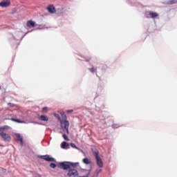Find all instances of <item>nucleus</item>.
I'll use <instances>...</instances> for the list:
<instances>
[{"instance_id":"nucleus-1","label":"nucleus","mask_w":177,"mask_h":177,"mask_svg":"<svg viewBox=\"0 0 177 177\" xmlns=\"http://www.w3.org/2000/svg\"><path fill=\"white\" fill-rule=\"evenodd\" d=\"M58 167L59 168L63 169L64 171H68L71 169L70 161L59 162L58 163Z\"/></svg>"},{"instance_id":"nucleus-2","label":"nucleus","mask_w":177,"mask_h":177,"mask_svg":"<svg viewBox=\"0 0 177 177\" xmlns=\"http://www.w3.org/2000/svg\"><path fill=\"white\" fill-rule=\"evenodd\" d=\"M93 154L97 161V167H99V168H103V160H102V158H100V156H99V152L93 151Z\"/></svg>"},{"instance_id":"nucleus-3","label":"nucleus","mask_w":177,"mask_h":177,"mask_svg":"<svg viewBox=\"0 0 177 177\" xmlns=\"http://www.w3.org/2000/svg\"><path fill=\"white\" fill-rule=\"evenodd\" d=\"M37 157L38 158H41V160H44L48 162H56V159L53 157H50V155H39Z\"/></svg>"},{"instance_id":"nucleus-4","label":"nucleus","mask_w":177,"mask_h":177,"mask_svg":"<svg viewBox=\"0 0 177 177\" xmlns=\"http://www.w3.org/2000/svg\"><path fill=\"white\" fill-rule=\"evenodd\" d=\"M68 127H70V122L68 120L61 121V128L64 132H66L67 135L70 133Z\"/></svg>"},{"instance_id":"nucleus-5","label":"nucleus","mask_w":177,"mask_h":177,"mask_svg":"<svg viewBox=\"0 0 177 177\" xmlns=\"http://www.w3.org/2000/svg\"><path fill=\"white\" fill-rule=\"evenodd\" d=\"M145 17L147 19H156L158 17V12H153V11H147L145 14Z\"/></svg>"},{"instance_id":"nucleus-6","label":"nucleus","mask_w":177,"mask_h":177,"mask_svg":"<svg viewBox=\"0 0 177 177\" xmlns=\"http://www.w3.org/2000/svg\"><path fill=\"white\" fill-rule=\"evenodd\" d=\"M0 136L3 139L4 142H10V136L9 134L3 132V131H0Z\"/></svg>"},{"instance_id":"nucleus-7","label":"nucleus","mask_w":177,"mask_h":177,"mask_svg":"<svg viewBox=\"0 0 177 177\" xmlns=\"http://www.w3.org/2000/svg\"><path fill=\"white\" fill-rule=\"evenodd\" d=\"M78 171L75 169H71L70 170H68V173L66 174V176L71 177V176H78Z\"/></svg>"},{"instance_id":"nucleus-8","label":"nucleus","mask_w":177,"mask_h":177,"mask_svg":"<svg viewBox=\"0 0 177 177\" xmlns=\"http://www.w3.org/2000/svg\"><path fill=\"white\" fill-rule=\"evenodd\" d=\"M10 6V0H3L0 2L1 8H8V6Z\"/></svg>"},{"instance_id":"nucleus-9","label":"nucleus","mask_w":177,"mask_h":177,"mask_svg":"<svg viewBox=\"0 0 177 177\" xmlns=\"http://www.w3.org/2000/svg\"><path fill=\"white\" fill-rule=\"evenodd\" d=\"M60 146L61 149H63L64 150H68V149H70V144L66 141L62 142Z\"/></svg>"},{"instance_id":"nucleus-10","label":"nucleus","mask_w":177,"mask_h":177,"mask_svg":"<svg viewBox=\"0 0 177 177\" xmlns=\"http://www.w3.org/2000/svg\"><path fill=\"white\" fill-rule=\"evenodd\" d=\"M26 26L29 27V28H34V27H35V22L32 20L28 21Z\"/></svg>"},{"instance_id":"nucleus-11","label":"nucleus","mask_w":177,"mask_h":177,"mask_svg":"<svg viewBox=\"0 0 177 177\" xmlns=\"http://www.w3.org/2000/svg\"><path fill=\"white\" fill-rule=\"evenodd\" d=\"M15 136L17 137V140L20 142V145L23 146L24 145L23 137H21V136L19 133H15Z\"/></svg>"},{"instance_id":"nucleus-12","label":"nucleus","mask_w":177,"mask_h":177,"mask_svg":"<svg viewBox=\"0 0 177 177\" xmlns=\"http://www.w3.org/2000/svg\"><path fill=\"white\" fill-rule=\"evenodd\" d=\"M69 165H70L71 169H74V168H77V167H80V162H73L69 161Z\"/></svg>"},{"instance_id":"nucleus-13","label":"nucleus","mask_w":177,"mask_h":177,"mask_svg":"<svg viewBox=\"0 0 177 177\" xmlns=\"http://www.w3.org/2000/svg\"><path fill=\"white\" fill-rule=\"evenodd\" d=\"M47 10L49 13H54L56 10L55 6L50 5L47 7Z\"/></svg>"},{"instance_id":"nucleus-14","label":"nucleus","mask_w":177,"mask_h":177,"mask_svg":"<svg viewBox=\"0 0 177 177\" xmlns=\"http://www.w3.org/2000/svg\"><path fill=\"white\" fill-rule=\"evenodd\" d=\"M39 120H40V121H49V118H48L46 115H41L39 116Z\"/></svg>"},{"instance_id":"nucleus-15","label":"nucleus","mask_w":177,"mask_h":177,"mask_svg":"<svg viewBox=\"0 0 177 177\" xmlns=\"http://www.w3.org/2000/svg\"><path fill=\"white\" fill-rule=\"evenodd\" d=\"M11 121H14V122H17L18 124H24V121L19 119L11 118Z\"/></svg>"},{"instance_id":"nucleus-16","label":"nucleus","mask_w":177,"mask_h":177,"mask_svg":"<svg viewBox=\"0 0 177 177\" xmlns=\"http://www.w3.org/2000/svg\"><path fill=\"white\" fill-rule=\"evenodd\" d=\"M88 71L90 73H92V74H95V73H97V69L93 66L92 68H89Z\"/></svg>"},{"instance_id":"nucleus-17","label":"nucleus","mask_w":177,"mask_h":177,"mask_svg":"<svg viewBox=\"0 0 177 177\" xmlns=\"http://www.w3.org/2000/svg\"><path fill=\"white\" fill-rule=\"evenodd\" d=\"M83 162H84V164H86V165H88V164H91V160H89V158H84V159H83Z\"/></svg>"},{"instance_id":"nucleus-18","label":"nucleus","mask_w":177,"mask_h":177,"mask_svg":"<svg viewBox=\"0 0 177 177\" xmlns=\"http://www.w3.org/2000/svg\"><path fill=\"white\" fill-rule=\"evenodd\" d=\"M103 91H104V87L103 86H99L97 87V92L99 93H102V92H103Z\"/></svg>"},{"instance_id":"nucleus-19","label":"nucleus","mask_w":177,"mask_h":177,"mask_svg":"<svg viewBox=\"0 0 177 177\" xmlns=\"http://www.w3.org/2000/svg\"><path fill=\"white\" fill-rule=\"evenodd\" d=\"M175 3H177V0H169L167 2V5H175Z\"/></svg>"},{"instance_id":"nucleus-20","label":"nucleus","mask_w":177,"mask_h":177,"mask_svg":"<svg viewBox=\"0 0 177 177\" xmlns=\"http://www.w3.org/2000/svg\"><path fill=\"white\" fill-rule=\"evenodd\" d=\"M9 128V126L8 125H4L1 127H0V132H1V131H5L6 129H8Z\"/></svg>"},{"instance_id":"nucleus-21","label":"nucleus","mask_w":177,"mask_h":177,"mask_svg":"<svg viewBox=\"0 0 177 177\" xmlns=\"http://www.w3.org/2000/svg\"><path fill=\"white\" fill-rule=\"evenodd\" d=\"M69 146H71V147H72L73 149H76V150H78V148L77 147V145H75V144H74V143H73V142L70 143V144H69Z\"/></svg>"},{"instance_id":"nucleus-22","label":"nucleus","mask_w":177,"mask_h":177,"mask_svg":"<svg viewBox=\"0 0 177 177\" xmlns=\"http://www.w3.org/2000/svg\"><path fill=\"white\" fill-rule=\"evenodd\" d=\"M50 168H53V169H55V168H56V167H57V165H56V163L51 162L50 164Z\"/></svg>"},{"instance_id":"nucleus-23","label":"nucleus","mask_w":177,"mask_h":177,"mask_svg":"<svg viewBox=\"0 0 177 177\" xmlns=\"http://www.w3.org/2000/svg\"><path fill=\"white\" fill-rule=\"evenodd\" d=\"M62 137L64 139V140H67V141L70 140V139H68V137L67 136V135L66 133H63Z\"/></svg>"},{"instance_id":"nucleus-24","label":"nucleus","mask_w":177,"mask_h":177,"mask_svg":"<svg viewBox=\"0 0 177 177\" xmlns=\"http://www.w3.org/2000/svg\"><path fill=\"white\" fill-rule=\"evenodd\" d=\"M120 127H121V126H120V124H112V128L113 129H117V128H120Z\"/></svg>"},{"instance_id":"nucleus-25","label":"nucleus","mask_w":177,"mask_h":177,"mask_svg":"<svg viewBox=\"0 0 177 177\" xmlns=\"http://www.w3.org/2000/svg\"><path fill=\"white\" fill-rule=\"evenodd\" d=\"M55 117H57V120H58L59 121H62V118L59 116V114L55 113Z\"/></svg>"},{"instance_id":"nucleus-26","label":"nucleus","mask_w":177,"mask_h":177,"mask_svg":"<svg viewBox=\"0 0 177 177\" xmlns=\"http://www.w3.org/2000/svg\"><path fill=\"white\" fill-rule=\"evenodd\" d=\"M83 171H85V172H88V174H89V175H91V172H92V167H91L90 169H83Z\"/></svg>"},{"instance_id":"nucleus-27","label":"nucleus","mask_w":177,"mask_h":177,"mask_svg":"<svg viewBox=\"0 0 177 177\" xmlns=\"http://www.w3.org/2000/svg\"><path fill=\"white\" fill-rule=\"evenodd\" d=\"M100 172H102V169H100L97 171L96 174L93 176V177H97V175H99V174H100Z\"/></svg>"},{"instance_id":"nucleus-28","label":"nucleus","mask_w":177,"mask_h":177,"mask_svg":"<svg viewBox=\"0 0 177 177\" xmlns=\"http://www.w3.org/2000/svg\"><path fill=\"white\" fill-rule=\"evenodd\" d=\"M32 124H37V125H41V123L38 122H35V121H32L31 122Z\"/></svg>"},{"instance_id":"nucleus-29","label":"nucleus","mask_w":177,"mask_h":177,"mask_svg":"<svg viewBox=\"0 0 177 177\" xmlns=\"http://www.w3.org/2000/svg\"><path fill=\"white\" fill-rule=\"evenodd\" d=\"M42 111H48V107L47 106H44L42 108Z\"/></svg>"},{"instance_id":"nucleus-30","label":"nucleus","mask_w":177,"mask_h":177,"mask_svg":"<svg viewBox=\"0 0 177 177\" xmlns=\"http://www.w3.org/2000/svg\"><path fill=\"white\" fill-rule=\"evenodd\" d=\"M73 111H74V110L73 109H68L66 113H73Z\"/></svg>"},{"instance_id":"nucleus-31","label":"nucleus","mask_w":177,"mask_h":177,"mask_svg":"<svg viewBox=\"0 0 177 177\" xmlns=\"http://www.w3.org/2000/svg\"><path fill=\"white\" fill-rule=\"evenodd\" d=\"M79 177H89V173H87L86 176H80Z\"/></svg>"},{"instance_id":"nucleus-32","label":"nucleus","mask_w":177,"mask_h":177,"mask_svg":"<svg viewBox=\"0 0 177 177\" xmlns=\"http://www.w3.org/2000/svg\"><path fill=\"white\" fill-rule=\"evenodd\" d=\"M84 59H85V61L87 62H88L91 61V59H90V58H86V57H84Z\"/></svg>"},{"instance_id":"nucleus-33","label":"nucleus","mask_w":177,"mask_h":177,"mask_svg":"<svg viewBox=\"0 0 177 177\" xmlns=\"http://www.w3.org/2000/svg\"><path fill=\"white\" fill-rule=\"evenodd\" d=\"M8 106H10V107H13V104L11 102H9Z\"/></svg>"},{"instance_id":"nucleus-34","label":"nucleus","mask_w":177,"mask_h":177,"mask_svg":"<svg viewBox=\"0 0 177 177\" xmlns=\"http://www.w3.org/2000/svg\"><path fill=\"white\" fill-rule=\"evenodd\" d=\"M100 109H103V107H104V105H102V106H98Z\"/></svg>"},{"instance_id":"nucleus-35","label":"nucleus","mask_w":177,"mask_h":177,"mask_svg":"<svg viewBox=\"0 0 177 177\" xmlns=\"http://www.w3.org/2000/svg\"><path fill=\"white\" fill-rule=\"evenodd\" d=\"M37 177H42V175H41V174H37Z\"/></svg>"},{"instance_id":"nucleus-36","label":"nucleus","mask_w":177,"mask_h":177,"mask_svg":"<svg viewBox=\"0 0 177 177\" xmlns=\"http://www.w3.org/2000/svg\"><path fill=\"white\" fill-rule=\"evenodd\" d=\"M0 90L2 91V87H1V86H0Z\"/></svg>"},{"instance_id":"nucleus-37","label":"nucleus","mask_w":177,"mask_h":177,"mask_svg":"<svg viewBox=\"0 0 177 177\" xmlns=\"http://www.w3.org/2000/svg\"><path fill=\"white\" fill-rule=\"evenodd\" d=\"M96 75H97V77H99V75H97V73H96Z\"/></svg>"},{"instance_id":"nucleus-38","label":"nucleus","mask_w":177,"mask_h":177,"mask_svg":"<svg viewBox=\"0 0 177 177\" xmlns=\"http://www.w3.org/2000/svg\"><path fill=\"white\" fill-rule=\"evenodd\" d=\"M14 39H16L14 37H13Z\"/></svg>"}]
</instances>
